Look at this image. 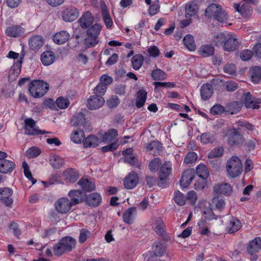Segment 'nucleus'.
I'll return each instance as SVG.
<instances>
[{"label":"nucleus","instance_id":"39448f33","mask_svg":"<svg viewBox=\"0 0 261 261\" xmlns=\"http://www.w3.org/2000/svg\"><path fill=\"white\" fill-rule=\"evenodd\" d=\"M227 171L228 175L232 178L240 176L243 170V166L239 157L232 156L227 162Z\"/></svg>","mask_w":261,"mask_h":261},{"label":"nucleus","instance_id":"4be33fe9","mask_svg":"<svg viewBox=\"0 0 261 261\" xmlns=\"http://www.w3.org/2000/svg\"><path fill=\"white\" fill-rule=\"evenodd\" d=\"M241 227V221L237 218L232 217L227 224V228L229 233H233L238 231Z\"/></svg>","mask_w":261,"mask_h":261},{"label":"nucleus","instance_id":"a18cd8bd","mask_svg":"<svg viewBox=\"0 0 261 261\" xmlns=\"http://www.w3.org/2000/svg\"><path fill=\"white\" fill-rule=\"evenodd\" d=\"M167 74L160 69H156L152 70L151 77L154 81H162L165 80Z\"/></svg>","mask_w":261,"mask_h":261},{"label":"nucleus","instance_id":"37998d69","mask_svg":"<svg viewBox=\"0 0 261 261\" xmlns=\"http://www.w3.org/2000/svg\"><path fill=\"white\" fill-rule=\"evenodd\" d=\"M100 142L105 143H111L114 140V129L112 128L108 130L107 132H105L100 136Z\"/></svg>","mask_w":261,"mask_h":261},{"label":"nucleus","instance_id":"2eb2a0df","mask_svg":"<svg viewBox=\"0 0 261 261\" xmlns=\"http://www.w3.org/2000/svg\"><path fill=\"white\" fill-rule=\"evenodd\" d=\"M79 15V10L75 7L67 8L62 12L63 20L67 22H71L75 20Z\"/></svg>","mask_w":261,"mask_h":261},{"label":"nucleus","instance_id":"7c9ffc66","mask_svg":"<svg viewBox=\"0 0 261 261\" xmlns=\"http://www.w3.org/2000/svg\"><path fill=\"white\" fill-rule=\"evenodd\" d=\"M147 92L144 89L139 90L136 94V106L138 108H142L145 104L147 98Z\"/></svg>","mask_w":261,"mask_h":261},{"label":"nucleus","instance_id":"0eeeda50","mask_svg":"<svg viewBox=\"0 0 261 261\" xmlns=\"http://www.w3.org/2000/svg\"><path fill=\"white\" fill-rule=\"evenodd\" d=\"M172 170V165L170 162H165L161 167L159 172V180L157 185L160 187L165 188L167 186V180Z\"/></svg>","mask_w":261,"mask_h":261},{"label":"nucleus","instance_id":"c9c22d12","mask_svg":"<svg viewBox=\"0 0 261 261\" xmlns=\"http://www.w3.org/2000/svg\"><path fill=\"white\" fill-rule=\"evenodd\" d=\"M144 59L142 54H137L132 58V64L133 68L136 70H139L142 66Z\"/></svg>","mask_w":261,"mask_h":261},{"label":"nucleus","instance_id":"09e8293b","mask_svg":"<svg viewBox=\"0 0 261 261\" xmlns=\"http://www.w3.org/2000/svg\"><path fill=\"white\" fill-rule=\"evenodd\" d=\"M101 28L102 26L101 24L95 23L87 30V34L98 37V36L101 31Z\"/></svg>","mask_w":261,"mask_h":261},{"label":"nucleus","instance_id":"de8ad7c7","mask_svg":"<svg viewBox=\"0 0 261 261\" xmlns=\"http://www.w3.org/2000/svg\"><path fill=\"white\" fill-rule=\"evenodd\" d=\"M98 42L97 37L92 35H87L85 38L84 43L87 48L92 47L95 46Z\"/></svg>","mask_w":261,"mask_h":261},{"label":"nucleus","instance_id":"8fccbe9b","mask_svg":"<svg viewBox=\"0 0 261 261\" xmlns=\"http://www.w3.org/2000/svg\"><path fill=\"white\" fill-rule=\"evenodd\" d=\"M173 199L175 202L178 205L182 206L186 203V198L184 195L178 190L174 192Z\"/></svg>","mask_w":261,"mask_h":261},{"label":"nucleus","instance_id":"bf43d9fd","mask_svg":"<svg viewBox=\"0 0 261 261\" xmlns=\"http://www.w3.org/2000/svg\"><path fill=\"white\" fill-rule=\"evenodd\" d=\"M91 232L88 229L85 228H82L80 230V236L79 238V241L80 243H85L87 238L90 237Z\"/></svg>","mask_w":261,"mask_h":261},{"label":"nucleus","instance_id":"a878e982","mask_svg":"<svg viewBox=\"0 0 261 261\" xmlns=\"http://www.w3.org/2000/svg\"><path fill=\"white\" fill-rule=\"evenodd\" d=\"M65 179L71 183L75 182L79 178L80 173L75 169H68L63 173Z\"/></svg>","mask_w":261,"mask_h":261},{"label":"nucleus","instance_id":"4c0bfd02","mask_svg":"<svg viewBox=\"0 0 261 261\" xmlns=\"http://www.w3.org/2000/svg\"><path fill=\"white\" fill-rule=\"evenodd\" d=\"M259 251V237H256L250 242L248 252L251 255H254L255 253Z\"/></svg>","mask_w":261,"mask_h":261},{"label":"nucleus","instance_id":"f03ea898","mask_svg":"<svg viewBox=\"0 0 261 261\" xmlns=\"http://www.w3.org/2000/svg\"><path fill=\"white\" fill-rule=\"evenodd\" d=\"M205 15L208 17H213L220 22H224L228 19L227 14L218 4H212L205 10Z\"/></svg>","mask_w":261,"mask_h":261},{"label":"nucleus","instance_id":"c03bdc74","mask_svg":"<svg viewBox=\"0 0 261 261\" xmlns=\"http://www.w3.org/2000/svg\"><path fill=\"white\" fill-rule=\"evenodd\" d=\"M261 80V67L255 66L253 67L251 74V81L254 84H258Z\"/></svg>","mask_w":261,"mask_h":261},{"label":"nucleus","instance_id":"680f3d73","mask_svg":"<svg viewBox=\"0 0 261 261\" xmlns=\"http://www.w3.org/2000/svg\"><path fill=\"white\" fill-rule=\"evenodd\" d=\"M107 89V87L104 84L99 83L94 89L93 93L95 95H98L102 97Z\"/></svg>","mask_w":261,"mask_h":261},{"label":"nucleus","instance_id":"603ef678","mask_svg":"<svg viewBox=\"0 0 261 261\" xmlns=\"http://www.w3.org/2000/svg\"><path fill=\"white\" fill-rule=\"evenodd\" d=\"M225 112V107L220 104H215L210 109V113L213 116L221 115Z\"/></svg>","mask_w":261,"mask_h":261},{"label":"nucleus","instance_id":"0e129e2a","mask_svg":"<svg viewBox=\"0 0 261 261\" xmlns=\"http://www.w3.org/2000/svg\"><path fill=\"white\" fill-rule=\"evenodd\" d=\"M40 153V150L38 148L32 147L26 151V155L29 158H33L39 155Z\"/></svg>","mask_w":261,"mask_h":261},{"label":"nucleus","instance_id":"aec40b11","mask_svg":"<svg viewBox=\"0 0 261 261\" xmlns=\"http://www.w3.org/2000/svg\"><path fill=\"white\" fill-rule=\"evenodd\" d=\"M15 163L8 160H4L0 162V172L3 174L11 173L15 168Z\"/></svg>","mask_w":261,"mask_h":261},{"label":"nucleus","instance_id":"49530a36","mask_svg":"<svg viewBox=\"0 0 261 261\" xmlns=\"http://www.w3.org/2000/svg\"><path fill=\"white\" fill-rule=\"evenodd\" d=\"M224 148L222 146L215 147L212 149L208 154V159H214L219 158L224 153Z\"/></svg>","mask_w":261,"mask_h":261},{"label":"nucleus","instance_id":"79ce46f5","mask_svg":"<svg viewBox=\"0 0 261 261\" xmlns=\"http://www.w3.org/2000/svg\"><path fill=\"white\" fill-rule=\"evenodd\" d=\"M85 139L84 132L83 129L74 130L71 135V141L76 144L81 143Z\"/></svg>","mask_w":261,"mask_h":261},{"label":"nucleus","instance_id":"4d7b16f0","mask_svg":"<svg viewBox=\"0 0 261 261\" xmlns=\"http://www.w3.org/2000/svg\"><path fill=\"white\" fill-rule=\"evenodd\" d=\"M197 159L198 155L195 152H189L186 155L184 163L185 164H191L196 162Z\"/></svg>","mask_w":261,"mask_h":261},{"label":"nucleus","instance_id":"69168bd1","mask_svg":"<svg viewBox=\"0 0 261 261\" xmlns=\"http://www.w3.org/2000/svg\"><path fill=\"white\" fill-rule=\"evenodd\" d=\"M207 185V178H200L197 180L194 184V189L196 190L203 189Z\"/></svg>","mask_w":261,"mask_h":261},{"label":"nucleus","instance_id":"393cba45","mask_svg":"<svg viewBox=\"0 0 261 261\" xmlns=\"http://www.w3.org/2000/svg\"><path fill=\"white\" fill-rule=\"evenodd\" d=\"M41 61L45 66H49L53 63L55 60V54L50 50L44 51L41 55Z\"/></svg>","mask_w":261,"mask_h":261},{"label":"nucleus","instance_id":"ea45409f","mask_svg":"<svg viewBox=\"0 0 261 261\" xmlns=\"http://www.w3.org/2000/svg\"><path fill=\"white\" fill-rule=\"evenodd\" d=\"M152 250L154 255L161 257L166 253V247L160 243H157L152 246Z\"/></svg>","mask_w":261,"mask_h":261},{"label":"nucleus","instance_id":"423d86ee","mask_svg":"<svg viewBox=\"0 0 261 261\" xmlns=\"http://www.w3.org/2000/svg\"><path fill=\"white\" fill-rule=\"evenodd\" d=\"M238 129L233 128L229 130L226 135L227 143L230 146H240L245 141L244 136L239 132Z\"/></svg>","mask_w":261,"mask_h":261},{"label":"nucleus","instance_id":"a19ab883","mask_svg":"<svg viewBox=\"0 0 261 261\" xmlns=\"http://www.w3.org/2000/svg\"><path fill=\"white\" fill-rule=\"evenodd\" d=\"M200 139L201 143L203 144L213 143L216 140V138L214 134L210 132L201 134L200 136Z\"/></svg>","mask_w":261,"mask_h":261},{"label":"nucleus","instance_id":"1a4fd4ad","mask_svg":"<svg viewBox=\"0 0 261 261\" xmlns=\"http://www.w3.org/2000/svg\"><path fill=\"white\" fill-rule=\"evenodd\" d=\"M195 175L194 169H188L182 173L179 182L182 188H186L189 186Z\"/></svg>","mask_w":261,"mask_h":261},{"label":"nucleus","instance_id":"6e6552de","mask_svg":"<svg viewBox=\"0 0 261 261\" xmlns=\"http://www.w3.org/2000/svg\"><path fill=\"white\" fill-rule=\"evenodd\" d=\"M25 134L29 136L43 135L47 133L45 130H40L36 126V122L32 118H27L24 120Z\"/></svg>","mask_w":261,"mask_h":261},{"label":"nucleus","instance_id":"f3484780","mask_svg":"<svg viewBox=\"0 0 261 261\" xmlns=\"http://www.w3.org/2000/svg\"><path fill=\"white\" fill-rule=\"evenodd\" d=\"M79 22L82 28L86 29L93 23L94 17L90 11H87L83 14Z\"/></svg>","mask_w":261,"mask_h":261},{"label":"nucleus","instance_id":"e433bc0d","mask_svg":"<svg viewBox=\"0 0 261 261\" xmlns=\"http://www.w3.org/2000/svg\"><path fill=\"white\" fill-rule=\"evenodd\" d=\"M183 42L186 47L191 51H195L196 49V45L195 43L194 37L190 34L186 35L184 39Z\"/></svg>","mask_w":261,"mask_h":261},{"label":"nucleus","instance_id":"e2e57ef3","mask_svg":"<svg viewBox=\"0 0 261 261\" xmlns=\"http://www.w3.org/2000/svg\"><path fill=\"white\" fill-rule=\"evenodd\" d=\"M258 144V141L255 138H252L248 140L245 143L246 149L248 151L254 150L257 145Z\"/></svg>","mask_w":261,"mask_h":261},{"label":"nucleus","instance_id":"f704fd0d","mask_svg":"<svg viewBox=\"0 0 261 261\" xmlns=\"http://www.w3.org/2000/svg\"><path fill=\"white\" fill-rule=\"evenodd\" d=\"M136 209L134 207H129L123 214V219L127 224H132L134 221V214L136 213Z\"/></svg>","mask_w":261,"mask_h":261},{"label":"nucleus","instance_id":"6e6d98bb","mask_svg":"<svg viewBox=\"0 0 261 261\" xmlns=\"http://www.w3.org/2000/svg\"><path fill=\"white\" fill-rule=\"evenodd\" d=\"M24 56L25 54L22 51L21 53L20 59L18 60L15 62L13 64V65L11 67V70H13L16 74H18L20 72L22 60H23Z\"/></svg>","mask_w":261,"mask_h":261},{"label":"nucleus","instance_id":"20e7f679","mask_svg":"<svg viewBox=\"0 0 261 261\" xmlns=\"http://www.w3.org/2000/svg\"><path fill=\"white\" fill-rule=\"evenodd\" d=\"M224 49L227 51H232L239 47V40L229 33H221L217 36Z\"/></svg>","mask_w":261,"mask_h":261},{"label":"nucleus","instance_id":"5fc2aeb1","mask_svg":"<svg viewBox=\"0 0 261 261\" xmlns=\"http://www.w3.org/2000/svg\"><path fill=\"white\" fill-rule=\"evenodd\" d=\"M126 71L123 69H119L115 71V81L124 83L127 80Z\"/></svg>","mask_w":261,"mask_h":261},{"label":"nucleus","instance_id":"13d9d810","mask_svg":"<svg viewBox=\"0 0 261 261\" xmlns=\"http://www.w3.org/2000/svg\"><path fill=\"white\" fill-rule=\"evenodd\" d=\"M161 165V160L159 158L152 160L148 165L149 169L152 172H156Z\"/></svg>","mask_w":261,"mask_h":261},{"label":"nucleus","instance_id":"7ed1b4c3","mask_svg":"<svg viewBox=\"0 0 261 261\" xmlns=\"http://www.w3.org/2000/svg\"><path fill=\"white\" fill-rule=\"evenodd\" d=\"M48 84L41 80H33L29 86L31 95L35 98H40L45 94L48 90Z\"/></svg>","mask_w":261,"mask_h":261},{"label":"nucleus","instance_id":"9b49d317","mask_svg":"<svg viewBox=\"0 0 261 261\" xmlns=\"http://www.w3.org/2000/svg\"><path fill=\"white\" fill-rule=\"evenodd\" d=\"M44 43V39L41 35H35L30 38L29 46L31 50L37 52L39 50Z\"/></svg>","mask_w":261,"mask_h":261},{"label":"nucleus","instance_id":"a211bd4d","mask_svg":"<svg viewBox=\"0 0 261 261\" xmlns=\"http://www.w3.org/2000/svg\"><path fill=\"white\" fill-rule=\"evenodd\" d=\"M100 5L101 10L102 19L108 28H110L113 25V21L109 14L105 2L100 1Z\"/></svg>","mask_w":261,"mask_h":261},{"label":"nucleus","instance_id":"72a5a7b5","mask_svg":"<svg viewBox=\"0 0 261 261\" xmlns=\"http://www.w3.org/2000/svg\"><path fill=\"white\" fill-rule=\"evenodd\" d=\"M214 47L211 45H203L198 50L199 54L202 57L206 58L212 56L214 53Z\"/></svg>","mask_w":261,"mask_h":261},{"label":"nucleus","instance_id":"f8f14e48","mask_svg":"<svg viewBox=\"0 0 261 261\" xmlns=\"http://www.w3.org/2000/svg\"><path fill=\"white\" fill-rule=\"evenodd\" d=\"M105 103L104 98L98 95L91 96L87 100V107L90 110H96L101 107Z\"/></svg>","mask_w":261,"mask_h":261},{"label":"nucleus","instance_id":"b1692460","mask_svg":"<svg viewBox=\"0 0 261 261\" xmlns=\"http://www.w3.org/2000/svg\"><path fill=\"white\" fill-rule=\"evenodd\" d=\"M261 101H254L253 97L250 92H248L244 95V104L247 108L257 109L259 108V104Z\"/></svg>","mask_w":261,"mask_h":261},{"label":"nucleus","instance_id":"c85d7f7f","mask_svg":"<svg viewBox=\"0 0 261 261\" xmlns=\"http://www.w3.org/2000/svg\"><path fill=\"white\" fill-rule=\"evenodd\" d=\"M69 37L70 35L67 31H61L54 36L53 40L56 44H62L67 42Z\"/></svg>","mask_w":261,"mask_h":261},{"label":"nucleus","instance_id":"473e14b6","mask_svg":"<svg viewBox=\"0 0 261 261\" xmlns=\"http://www.w3.org/2000/svg\"><path fill=\"white\" fill-rule=\"evenodd\" d=\"M100 143V138H98L94 135H90L85 139L84 146L85 147H95Z\"/></svg>","mask_w":261,"mask_h":261},{"label":"nucleus","instance_id":"864d4df0","mask_svg":"<svg viewBox=\"0 0 261 261\" xmlns=\"http://www.w3.org/2000/svg\"><path fill=\"white\" fill-rule=\"evenodd\" d=\"M56 103L60 109H64L69 106L70 102L68 98L61 96L57 99Z\"/></svg>","mask_w":261,"mask_h":261},{"label":"nucleus","instance_id":"ddd939ff","mask_svg":"<svg viewBox=\"0 0 261 261\" xmlns=\"http://www.w3.org/2000/svg\"><path fill=\"white\" fill-rule=\"evenodd\" d=\"M139 182V177L135 171H131L125 177L123 181V185L127 189L134 188Z\"/></svg>","mask_w":261,"mask_h":261},{"label":"nucleus","instance_id":"338daca9","mask_svg":"<svg viewBox=\"0 0 261 261\" xmlns=\"http://www.w3.org/2000/svg\"><path fill=\"white\" fill-rule=\"evenodd\" d=\"M147 50L150 56L153 58H156L160 54V49L155 45L150 46L148 48Z\"/></svg>","mask_w":261,"mask_h":261},{"label":"nucleus","instance_id":"f257e3e1","mask_svg":"<svg viewBox=\"0 0 261 261\" xmlns=\"http://www.w3.org/2000/svg\"><path fill=\"white\" fill-rule=\"evenodd\" d=\"M76 240L71 237L66 236L60 239L53 247L54 254L60 256L65 253L70 252L75 247Z\"/></svg>","mask_w":261,"mask_h":261},{"label":"nucleus","instance_id":"3c124183","mask_svg":"<svg viewBox=\"0 0 261 261\" xmlns=\"http://www.w3.org/2000/svg\"><path fill=\"white\" fill-rule=\"evenodd\" d=\"M22 167L25 176L32 181L33 185L35 184L37 182V180L33 177L32 173L30 171L29 166L25 161L22 162Z\"/></svg>","mask_w":261,"mask_h":261},{"label":"nucleus","instance_id":"dca6fc26","mask_svg":"<svg viewBox=\"0 0 261 261\" xmlns=\"http://www.w3.org/2000/svg\"><path fill=\"white\" fill-rule=\"evenodd\" d=\"M68 196L71 198L70 202L74 205L81 202L85 199V195L82 191L80 190H71L68 193Z\"/></svg>","mask_w":261,"mask_h":261},{"label":"nucleus","instance_id":"cd10ccee","mask_svg":"<svg viewBox=\"0 0 261 261\" xmlns=\"http://www.w3.org/2000/svg\"><path fill=\"white\" fill-rule=\"evenodd\" d=\"M102 198L101 195L96 192L90 194L87 197L88 204L91 206H98L101 202Z\"/></svg>","mask_w":261,"mask_h":261},{"label":"nucleus","instance_id":"412c9836","mask_svg":"<svg viewBox=\"0 0 261 261\" xmlns=\"http://www.w3.org/2000/svg\"><path fill=\"white\" fill-rule=\"evenodd\" d=\"M199 10L198 6L194 2H191L187 4L185 6V17L187 18H191L196 15Z\"/></svg>","mask_w":261,"mask_h":261},{"label":"nucleus","instance_id":"5701e85b","mask_svg":"<svg viewBox=\"0 0 261 261\" xmlns=\"http://www.w3.org/2000/svg\"><path fill=\"white\" fill-rule=\"evenodd\" d=\"M214 190L218 194L229 196L232 192V188L228 184H223L215 186Z\"/></svg>","mask_w":261,"mask_h":261},{"label":"nucleus","instance_id":"bb28decb","mask_svg":"<svg viewBox=\"0 0 261 261\" xmlns=\"http://www.w3.org/2000/svg\"><path fill=\"white\" fill-rule=\"evenodd\" d=\"M77 184L84 191L87 192H91L95 189L96 186L94 182L88 179L82 178L80 179Z\"/></svg>","mask_w":261,"mask_h":261},{"label":"nucleus","instance_id":"774afa93","mask_svg":"<svg viewBox=\"0 0 261 261\" xmlns=\"http://www.w3.org/2000/svg\"><path fill=\"white\" fill-rule=\"evenodd\" d=\"M253 56V53L251 50L245 49L240 53L241 59L244 61L249 60Z\"/></svg>","mask_w":261,"mask_h":261},{"label":"nucleus","instance_id":"6ab92c4d","mask_svg":"<svg viewBox=\"0 0 261 261\" xmlns=\"http://www.w3.org/2000/svg\"><path fill=\"white\" fill-rule=\"evenodd\" d=\"M213 93V87L211 84L206 83L201 86L200 88V95L203 100H208L212 96Z\"/></svg>","mask_w":261,"mask_h":261},{"label":"nucleus","instance_id":"9d476101","mask_svg":"<svg viewBox=\"0 0 261 261\" xmlns=\"http://www.w3.org/2000/svg\"><path fill=\"white\" fill-rule=\"evenodd\" d=\"M73 205L70 200L65 197L60 198L56 203L55 207L56 210L60 214H66L71 209Z\"/></svg>","mask_w":261,"mask_h":261},{"label":"nucleus","instance_id":"2f4dec72","mask_svg":"<svg viewBox=\"0 0 261 261\" xmlns=\"http://www.w3.org/2000/svg\"><path fill=\"white\" fill-rule=\"evenodd\" d=\"M71 123L72 126L84 127L85 123V115L82 113H77L71 119Z\"/></svg>","mask_w":261,"mask_h":261},{"label":"nucleus","instance_id":"4468645a","mask_svg":"<svg viewBox=\"0 0 261 261\" xmlns=\"http://www.w3.org/2000/svg\"><path fill=\"white\" fill-rule=\"evenodd\" d=\"M13 191L9 188H0V201L7 206L10 207L13 203V199L11 198Z\"/></svg>","mask_w":261,"mask_h":261},{"label":"nucleus","instance_id":"58836bf2","mask_svg":"<svg viewBox=\"0 0 261 261\" xmlns=\"http://www.w3.org/2000/svg\"><path fill=\"white\" fill-rule=\"evenodd\" d=\"M200 178H207L209 176V171L207 167L203 164L198 165L195 171V174Z\"/></svg>","mask_w":261,"mask_h":261},{"label":"nucleus","instance_id":"052dcab7","mask_svg":"<svg viewBox=\"0 0 261 261\" xmlns=\"http://www.w3.org/2000/svg\"><path fill=\"white\" fill-rule=\"evenodd\" d=\"M212 203L215 204L216 208L219 211H221L225 205V200L219 197H214L212 200Z\"/></svg>","mask_w":261,"mask_h":261},{"label":"nucleus","instance_id":"c756f323","mask_svg":"<svg viewBox=\"0 0 261 261\" xmlns=\"http://www.w3.org/2000/svg\"><path fill=\"white\" fill-rule=\"evenodd\" d=\"M7 36L12 37H17L21 36L23 33V28L18 25H12L8 27L5 32Z\"/></svg>","mask_w":261,"mask_h":261}]
</instances>
